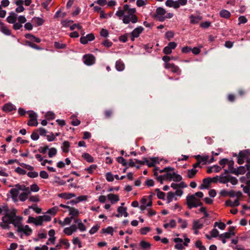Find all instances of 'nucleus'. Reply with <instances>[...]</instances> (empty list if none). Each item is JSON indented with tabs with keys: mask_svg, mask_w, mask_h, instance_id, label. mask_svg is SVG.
<instances>
[{
	"mask_svg": "<svg viewBox=\"0 0 250 250\" xmlns=\"http://www.w3.org/2000/svg\"><path fill=\"white\" fill-rule=\"evenodd\" d=\"M67 211L69 212V214L71 216V217L72 218L78 216L79 215V211L74 208H67Z\"/></svg>",
	"mask_w": 250,
	"mask_h": 250,
	"instance_id": "obj_26",
	"label": "nucleus"
},
{
	"mask_svg": "<svg viewBox=\"0 0 250 250\" xmlns=\"http://www.w3.org/2000/svg\"><path fill=\"white\" fill-rule=\"evenodd\" d=\"M178 222L181 224V227L182 229H185L187 227V222L185 220H182L181 218L178 219Z\"/></svg>",
	"mask_w": 250,
	"mask_h": 250,
	"instance_id": "obj_55",
	"label": "nucleus"
},
{
	"mask_svg": "<svg viewBox=\"0 0 250 250\" xmlns=\"http://www.w3.org/2000/svg\"><path fill=\"white\" fill-rule=\"evenodd\" d=\"M198 170L194 168H192V169H188L187 172V176L189 178H193L195 176L197 173Z\"/></svg>",
	"mask_w": 250,
	"mask_h": 250,
	"instance_id": "obj_33",
	"label": "nucleus"
},
{
	"mask_svg": "<svg viewBox=\"0 0 250 250\" xmlns=\"http://www.w3.org/2000/svg\"><path fill=\"white\" fill-rule=\"evenodd\" d=\"M116 68L118 71H122L125 68V65L122 61H117L116 63Z\"/></svg>",
	"mask_w": 250,
	"mask_h": 250,
	"instance_id": "obj_35",
	"label": "nucleus"
},
{
	"mask_svg": "<svg viewBox=\"0 0 250 250\" xmlns=\"http://www.w3.org/2000/svg\"><path fill=\"white\" fill-rule=\"evenodd\" d=\"M166 14V10L162 7H158L156 9L154 17L160 21H165V16Z\"/></svg>",
	"mask_w": 250,
	"mask_h": 250,
	"instance_id": "obj_6",
	"label": "nucleus"
},
{
	"mask_svg": "<svg viewBox=\"0 0 250 250\" xmlns=\"http://www.w3.org/2000/svg\"><path fill=\"white\" fill-rule=\"evenodd\" d=\"M95 39L94 34L90 33L87 34L85 36H82L80 38V42L83 44H85L88 43V42L92 41Z\"/></svg>",
	"mask_w": 250,
	"mask_h": 250,
	"instance_id": "obj_14",
	"label": "nucleus"
},
{
	"mask_svg": "<svg viewBox=\"0 0 250 250\" xmlns=\"http://www.w3.org/2000/svg\"><path fill=\"white\" fill-rule=\"evenodd\" d=\"M195 158L199 162V163L206 164L208 162V163H211L214 161V158L213 156L211 157L210 159H209V157L208 155H198L195 156Z\"/></svg>",
	"mask_w": 250,
	"mask_h": 250,
	"instance_id": "obj_8",
	"label": "nucleus"
},
{
	"mask_svg": "<svg viewBox=\"0 0 250 250\" xmlns=\"http://www.w3.org/2000/svg\"><path fill=\"white\" fill-rule=\"evenodd\" d=\"M141 247L144 249H149L150 247V244L147 242L142 241L140 243Z\"/></svg>",
	"mask_w": 250,
	"mask_h": 250,
	"instance_id": "obj_54",
	"label": "nucleus"
},
{
	"mask_svg": "<svg viewBox=\"0 0 250 250\" xmlns=\"http://www.w3.org/2000/svg\"><path fill=\"white\" fill-rule=\"evenodd\" d=\"M18 185H20V184H17L15 186V187L12 188L9 193L13 200L15 202L17 201V197L18 195L20 193V191L21 190V188H19Z\"/></svg>",
	"mask_w": 250,
	"mask_h": 250,
	"instance_id": "obj_9",
	"label": "nucleus"
},
{
	"mask_svg": "<svg viewBox=\"0 0 250 250\" xmlns=\"http://www.w3.org/2000/svg\"><path fill=\"white\" fill-rule=\"evenodd\" d=\"M77 228L74 225H71L69 227H66L63 229V232L67 235L70 236L73 233L76 232Z\"/></svg>",
	"mask_w": 250,
	"mask_h": 250,
	"instance_id": "obj_15",
	"label": "nucleus"
},
{
	"mask_svg": "<svg viewBox=\"0 0 250 250\" xmlns=\"http://www.w3.org/2000/svg\"><path fill=\"white\" fill-rule=\"evenodd\" d=\"M177 46V43L175 42H170L163 49V52L166 54L168 55L171 53L173 49H174Z\"/></svg>",
	"mask_w": 250,
	"mask_h": 250,
	"instance_id": "obj_11",
	"label": "nucleus"
},
{
	"mask_svg": "<svg viewBox=\"0 0 250 250\" xmlns=\"http://www.w3.org/2000/svg\"><path fill=\"white\" fill-rule=\"evenodd\" d=\"M1 30L4 34L9 35L11 33L10 30L6 26L2 25L1 27Z\"/></svg>",
	"mask_w": 250,
	"mask_h": 250,
	"instance_id": "obj_53",
	"label": "nucleus"
},
{
	"mask_svg": "<svg viewBox=\"0 0 250 250\" xmlns=\"http://www.w3.org/2000/svg\"><path fill=\"white\" fill-rule=\"evenodd\" d=\"M107 198L112 204H116L120 200L119 196L118 195L112 193L108 194L107 195Z\"/></svg>",
	"mask_w": 250,
	"mask_h": 250,
	"instance_id": "obj_22",
	"label": "nucleus"
},
{
	"mask_svg": "<svg viewBox=\"0 0 250 250\" xmlns=\"http://www.w3.org/2000/svg\"><path fill=\"white\" fill-rule=\"evenodd\" d=\"M48 156L50 158H52L53 156H55L57 153V150L56 148L54 147L48 148Z\"/></svg>",
	"mask_w": 250,
	"mask_h": 250,
	"instance_id": "obj_43",
	"label": "nucleus"
},
{
	"mask_svg": "<svg viewBox=\"0 0 250 250\" xmlns=\"http://www.w3.org/2000/svg\"><path fill=\"white\" fill-rule=\"evenodd\" d=\"M22 218L19 216H6L3 218V222L0 227L3 229H9L10 224H12L17 229L18 234L22 237L23 235H30L32 232V229L28 225H23L21 222Z\"/></svg>",
	"mask_w": 250,
	"mask_h": 250,
	"instance_id": "obj_1",
	"label": "nucleus"
},
{
	"mask_svg": "<svg viewBox=\"0 0 250 250\" xmlns=\"http://www.w3.org/2000/svg\"><path fill=\"white\" fill-rule=\"evenodd\" d=\"M18 18V22L13 24V28L15 30L20 29L22 27V24L24 23L26 21V19L24 16H20Z\"/></svg>",
	"mask_w": 250,
	"mask_h": 250,
	"instance_id": "obj_10",
	"label": "nucleus"
},
{
	"mask_svg": "<svg viewBox=\"0 0 250 250\" xmlns=\"http://www.w3.org/2000/svg\"><path fill=\"white\" fill-rule=\"evenodd\" d=\"M58 196L60 198L68 200L73 197H75L76 196V195L74 193H72L64 192L58 194Z\"/></svg>",
	"mask_w": 250,
	"mask_h": 250,
	"instance_id": "obj_27",
	"label": "nucleus"
},
{
	"mask_svg": "<svg viewBox=\"0 0 250 250\" xmlns=\"http://www.w3.org/2000/svg\"><path fill=\"white\" fill-rule=\"evenodd\" d=\"M30 189L32 192H38L40 190V188L37 184H34L31 185Z\"/></svg>",
	"mask_w": 250,
	"mask_h": 250,
	"instance_id": "obj_59",
	"label": "nucleus"
},
{
	"mask_svg": "<svg viewBox=\"0 0 250 250\" xmlns=\"http://www.w3.org/2000/svg\"><path fill=\"white\" fill-rule=\"evenodd\" d=\"M203 219L204 217L201 218L199 220H195L193 221L192 229H199L203 227Z\"/></svg>",
	"mask_w": 250,
	"mask_h": 250,
	"instance_id": "obj_16",
	"label": "nucleus"
},
{
	"mask_svg": "<svg viewBox=\"0 0 250 250\" xmlns=\"http://www.w3.org/2000/svg\"><path fill=\"white\" fill-rule=\"evenodd\" d=\"M27 176L30 178H36L38 176V173L36 171H29L27 174Z\"/></svg>",
	"mask_w": 250,
	"mask_h": 250,
	"instance_id": "obj_64",
	"label": "nucleus"
},
{
	"mask_svg": "<svg viewBox=\"0 0 250 250\" xmlns=\"http://www.w3.org/2000/svg\"><path fill=\"white\" fill-rule=\"evenodd\" d=\"M74 222L77 224L76 227L77 229H79L80 231H84L86 230L85 225L82 222L81 219H75Z\"/></svg>",
	"mask_w": 250,
	"mask_h": 250,
	"instance_id": "obj_20",
	"label": "nucleus"
},
{
	"mask_svg": "<svg viewBox=\"0 0 250 250\" xmlns=\"http://www.w3.org/2000/svg\"><path fill=\"white\" fill-rule=\"evenodd\" d=\"M227 163H228L229 166L230 167L233 163L232 162H229L228 160L227 159H223L219 162V164L221 166H222L223 167H224Z\"/></svg>",
	"mask_w": 250,
	"mask_h": 250,
	"instance_id": "obj_45",
	"label": "nucleus"
},
{
	"mask_svg": "<svg viewBox=\"0 0 250 250\" xmlns=\"http://www.w3.org/2000/svg\"><path fill=\"white\" fill-rule=\"evenodd\" d=\"M249 156H250V150L247 149L240 151L237 156V162L239 164L244 163L246 160Z\"/></svg>",
	"mask_w": 250,
	"mask_h": 250,
	"instance_id": "obj_5",
	"label": "nucleus"
},
{
	"mask_svg": "<svg viewBox=\"0 0 250 250\" xmlns=\"http://www.w3.org/2000/svg\"><path fill=\"white\" fill-rule=\"evenodd\" d=\"M59 243L60 244L64 245V248L66 250L68 249L70 247V244L67 239H61L59 240Z\"/></svg>",
	"mask_w": 250,
	"mask_h": 250,
	"instance_id": "obj_34",
	"label": "nucleus"
},
{
	"mask_svg": "<svg viewBox=\"0 0 250 250\" xmlns=\"http://www.w3.org/2000/svg\"><path fill=\"white\" fill-rule=\"evenodd\" d=\"M70 145L68 141H65L62 143V151L64 153H67L69 151Z\"/></svg>",
	"mask_w": 250,
	"mask_h": 250,
	"instance_id": "obj_29",
	"label": "nucleus"
},
{
	"mask_svg": "<svg viewBox=\"0 0 250 250\" xmlns=\"http://www.w3.org/2000/svg\"><path fill=\"white\" fill-rule=\"evenodd\" d=\"M126 9H125L124 8V6L123 7V10H118L116 12V14L115 15L120 19H121L122 18H123L124 15H125V13H126Z\"/></svg>",
	"mask_w": 250,
	"mask_h": 250,
	"instance_id": "obj_36",
	"label": "nucleus"
},
{
	"mask_svg": "<svg viewBox=\"0 0 250 250\" xmlns=\"http://www.w3.org/2000/svg\"><path fill=\"white\" fill-rule=\"evenodd\" d=\"M145 163L149 167H154L157 164H159L160 160L157 157L151 158L149 159H145Z\"/></svg>",
	"mask_w": 250,
	"mask_h": 250,
	"instance_id": "obj_17",
	"label": "nucleus"
},
{
	"mask_svg": "<svg viewBox=\"0 0 250 250\" xmlns=\"http://www.w3.org/2000/svg\"><path fill=\"white\" fill-rule=\"evenodd\" d=\"M174 169L173 168L171 167H165L163 170H160V172H167V173L163 176H159L157 177V180L161 184L163 183V181L165 180H169L171 181L172 177L173 176L175 172H172Z\"/></svg>",
	"mask_w": 250,
	"mask_h": 250,
	"instance_id": "obj_4",
	"label": "nucleus"
},
{
	"mask_svg": "<svg viewBox=\"0 0 250 250\" xmlns=\"http://www.w3.org/2000/svg\"><path fill=\"white\" fill-rule=\"evenodd\" d=\"M117 210L119 213L116 215V217H119L120 216H124L125 217H126L128 216V214L127 212V209L126 208L120 206L118 208Z\"/></svg>",
	"mask_w": 250,
	"mask_h": 250,
	"instance_id": "obj_21",
	"label": "nucleus"
},
{
	"mask_svg": "<svg viewBox=\"0 0 250 250\" xmlns=\"http://www.w3.org/2000/svg\"><path fill=\"white\" fill-rule=\"evenodd\" d=\"M40 217H41V219H42V222H49V221H51V216L45 214L43 215L40 216Z\"/></svg>",
	"mask_w": 250,
	"mask_h": 250,
	"instance_id": "obj_56",
	"label": "nucleus"
},
{
	"mask_svg": "<svg viewBox=\"0 0 250 250\" xmlns=\"http://www.w3.org/2000/svg\"><path fill=\"white\" fill-rule=\"evenodd\" d=\"M28 195L27 193L22 192L19 195V199L21 201H24L27 199Z\"/></svg>",
	"mask_w": 250,
	"mask_h": 250,
	"instance_id": "obj_52",
	"label": "nucleus"
},
{
	"mask_svg": "<svg viewBox=\"0 0 250 250\" xmlns=\"http://www.w3.org/2000/svg\"><path fill=\"white\" fill-rule=\"evenodd\" d=\"M229 176H223L222 175L219 177L218 181L220 183L226 184L229 182Z\"/></svg>",
	"mask_w": 250,
	"mask_h": 250,
	"instance_id": "obj_41",
	"label": "nucleus"
},
{
	"mask_svg": "<svg viewBox=\"0 0 250 250\" xmlns=\"http://www.w3.org/2000/svg\"><path fill=\"white\" fill-rule=\"evenodd\" d=\"M18 187H19V188H21V190L23 191V192L27 193V195L31 193V189L29 188V187H26L24 185H18Z\"/></svg>",
	"mask_w": 250,
	"mask_h": 250,
	"instance_id": "obj_39",
	"label": "nucleus"
},
{
	"mask_svg": "<svg viewBox=\"0 0 250 250\" xmlns=\"http://www.w3.org/2000/svg\"><path fill=\"white\" fill-rule=\"evenodd\" d=\"M82 156L86 161L89 163H92L94 161L93 157L87 153H83Z\"/></svg>",
	"mask_w": 250,
	"mask_h": 250,
	"instance_id": "obj_37",
	"label": "nucleus"
},
{
	"mask_svg": "<svg viewBox=\"0 0 250 250\" xmlns=\"http://www.w3.org/2000/svg\"><path fill=\"white\" fill-rule=\"evenodd\" d=\"M17 18L18 16L16 13L14 12H11L7 17L6 20L7 22L9 23H12L14 24L15 23H16V21H17Z\"/></svg>",
	"mask_w": 250,
	"mask_h": 250,
	"instance_id": "obj_23",
	"label": "nucleus"
},
{
	"mask_svg": "<svg viewBox=\"0 0 250 250\" xmlns=\"http://www.w3.org/2000/svg\"><path fill=\"white\" fill-rule=\"evenodd\" d=\"M229 182H230L233 185H235L238 183V180L236 178L229 176Z\"/></svg>",
	"mask_w": 250,
	"mask_h": 250,
	"instance_id": "obj_60",
	"label": "nucleus"
},
{
	"mask_svg": "<svg viewBox=\"0 0 250 250\" xmlns=\"http://www.w3.org/2000/svg\"><path fill=\"white\" fill-rule=\"evenodd\" d=\"M34 22L37 24V25L40 26L43 23V20L40 18H36L33 19Z\"/></svg>",
	"mask_w": 250,
	"mask_h": 250,
	"instance_id": "obj_58",
	"label": "nucleus"
},
{
	"mask_svg": "<svg viewBox=\"0 0 250 250\" xmlns=\"http://www.w3.org/2000/svg\"><path fill=\"white\" fill-rule=\"evenodd\" d=\"M182 180V176L178 174L175 172L173 176L172 177V180L174 182H180Z\"/></svg>",
	"mask_w": 250,
	"mask_h": 250,
	"instance_id": "obj_49",
	"label": "nucleus"
},
{
	"mask_svg": "<svg viewBox=\"0 0 250 250\" xmlns=\"http://www.w3.org/2000/svg\"><path fill=\"white\" fill-rule=\"evenodd\" d=\"M58 211V207H53V208H52L49 209L47 210V213L48 214H50L51 215L54 216L57 213Z\"/></svg>",
	"mask_w": 250,
	"mask_h": 250,
	"instance_id": "obj_47",
	"label": "nucleus"
},
{
	"mask_svg": "<svg viewBox=\"0 0 250 250\" xmlns=\"http://www.w3.org/2000/svg\"><path fill=\"white\" fill-rule=\"evenodd\" d=\"M212 182V179L210 178H208L204 179L203 181V183L200 187V189H203L208 188L209 185Z\"/></svg>",
	"mask_w": 250,
	"mask_h": 250,
	"instance_id": "obj_25",
	"label": "nucleus"
},
{
	"mask_svg": "<svg viewBox=\"0 0 250 250\" xmlns=\"http://www.w3.org/2000/svg\"><path fill=\"white\" fill-rule=\"evenodd\" d=\"M30 120L28 122L27 124L29 126H36L38 125L37 122V115L33 111H29L28 112Z\"/></svg>",
	"mask_w": 250,
	"mask_h": 250,
	"instance_id": "obj_7",
	"label": "nucleus"
},
{
	"mask_svg": "<svg viewBox=\"0 0 250 250\" xmlns=\"http://www.w3.org/2000/svg\"><path fill=\"white\" fill-rule=\"evenodd\" d=\"M226 205L227 206L231 207H237L239 205V202L238 199H236L234 201L231 200H228L226 202Z\"/></svg>",
	"mask_w": 250,
	"mask_h": 250,
	"instance_id": "obj_32",
	"label": "nucleus"
},
{
	"mask_svg": "<svg viewBox=\"0 0 250 250\" xmlns=\"http://www.w3.org/2000/svg\"><path fill=\"white\" fill-rule=\"evenodd\" d=\"M141 205L140 207V208L141 210H145L146 207H151L152 206V201L150 200H147V199L144 197L141 200Z\"/></svg>",
	"mask_w": 250,
	"mask_h": 250,
	"instance_id": "obj_13",
	"label": "nucleus"
},
{
	"mask_svg": "<svg viewBox=\"0 0 250 250\" xmlns=\"http://www.w3.org/2000/svg\"><path fill=\"white\" fill-rule=\"evenodd\" d=\"M155 191L158 198L162 200L165 199V193L164 192L161 191L159 188H156Z\"/></svg>",
	"mask_w": 250,
	"mask_h": 250,
	"instance_id": "obj_40",
	"label": "nucleus"
},
{
	"mask_svg": "<svg viewBox=\"0 0 250 250\" xmlns=\"http://www.w3.org/2000/svg\"><path fill=\"white\" fill-rule=\"evenodd\" d=\"M2 109L4 111L9 112L15 109V106L12 104L8 103L5 104L2 107Z\"/></svg>",
	"mask_w": 250,
	"mask_h": 250,
	"instance_id": "obj_30",
	"label": "nucleus"
},
{
	"mask_svg": "<svg viewBox=\"0 0 250 250\" xmlns=\"http://www.w3.org/2000/svg\"><path fill=\"white\" fill-rule=\"evenodd\" d=\"M43 222L41 219L40 216H38L35 218L34 224L36 226H41Z\"/></svg>",
	"mask_w": 250,
	"mask_h": 250,
	"instance_id": "obj_63",
	"label": "nucleus"
},
{
	"mask_svg": "<svg viewBox=\"0 0 250 250\" xmlns=\"http://www.w3.org/2000/svg\"><path fill=\"white\" fill-rule=\"evenodd\" d=\"M45 117L48 120H53L55 118V114L52 111H48L46 113Z\"/></svg>",
	"mask_w": 250,
	"mask_h": 250,
	"instance_id": "obj_50",
	"label": "nucleus"
},
{
	"mask_svg": "<svg viewBox=\"0 0 250 250\" xmlns=\"http://www.w3.org/2000/svg\"><path fill=\"white\" fill-rule=\"evenodd\" d=\"M189 19L191 23L196 24L198 23L201 20H202V18L200 16H195L192 15L189 17Z\"/></svg>",
	"mask_w": 250,
	"mask_h": 250,
	"instance_id": "obj_28",
	"label": "nucleus"
},
{
	"mask_svg": "<svg viewBox=\"0 0 250 250\" xmlns=\"http://www.w3.org/2000/svg\"><path fill=\"white\" fill-rule=\"evenodd\" d=\"M165 67L167 69H171V71L174 73H179L180 72L179 68L173 63H166Z\"/></svg>",
	"mask_w": 250,
	"mask_h": 250,
	"instance_id": "obj_24",
	"label": "nucleus"
},
{
	"mask_svg": "<svg viewBox=\"0 0 250 250\" xmlns=\"http://www.w3.org/2000/svg\"><path fill=\"white\" fill-rule=\"evenodd\" d=\"M72 243L75 245H78L79 248L82 247L81 242L80 239L77 237H73L72 239Z\"/></svg>",
	"mask_w": 250,
	"mask_h": 250,
	"instance_id": "obj_46",
	"label": "nucleus"
},
{
	"mask_svg": "<svg viewBox=\"0 0 250 250\" xmlns=\"http://www.w3.org/2000/svg\"><path fill=\"white\" fill-rule=\"evenodd\" d=\"M15 171L21 175H24L26 173V171L20 167H17L15 169Z\"/></svg>",
	"mask_w": 250,
	"mask_h": 250,
	"instance_id": "obj_61",
	"label": "nucleus"
},
{
	"mask_svg": "<svg viewBox=\"0 0 250 250\" xmlns=\"http://www.w3.org/2000/svg\"><path fill=\"white\" fill-rule=\"evenodd\" d=\"M177 59V57H169V56H164L163 58H162V60L166 63H168V62L170 60H176Z\"/></svg>",
	"mask_w": 250,
	"mask_h": 250,
	"instance_id": "obj_51",
	"label": "nucleus"
},
{
	"mask_svg": "<svg viewBox=\"0 0 250 250\" xmlns=\"http://www.w3.org/2000/svg\"><path fill=\"white\" fill-rule=\"evenodd\" d=\"M203 197V193L200 191L197 192L194 194L188 195L186 197L188 208L191 209L201 206L202 204L200 198Z\"/></svg>",
	"mask_w": 250,
	"mask_h": 250,
	"instance_id": "obj_2",
	"label": "nucleus"
},
{
	"mask_svg": "<svg viewBox=\"0 0 250 250\" xmlns=\"http://www.w3.org/2000/svg\"><path fill=\"white\" fill-rule=\"evenodd\" d=\"M83 62L87 65H91L95 62V58L92 55H86L83 56Z\"/></svg>",
	"mask_w": 250,
	"mask_h": 250,
	"instance_id": "obj_12",
	"label": "nucleus"
},
{
	"mask_svg": "<svg viewBox=\"0 0 250 250\" xmlns=\"http://www.w3.org/2000/svg\"><path fill=\"white\" fill-rule=\"evenodd\" d=\"M220 15L223 18H228L230 17V13L229 11L224 9L220 12Z\"/></svg>",
	"mask_w": 250,
	"mask_h": 250,
	"instance_id": "obj_42",
	"label": "nucleus"
},
{
	"mask_svg": "<svg viewBox=\"0 0 250 250\" xmlns=\"http://www.w3.org/2000/svg\"><path fill=\"white\" fill-rule=\"evenodd\" d=\"M173 241L175 243H176V244L174 246L176 249L178 250H183L184 249V244H182V239L179 237H177L174 238Z\"/></svg>",
	"mask_w": 250,
	"mask_h": 250,
	"instance_id": "obj_19",
	"label": "nucleus"
},
{
	"mask_svg": "<svg viewBox=\"0 0 250 250\" xmlns=\"http://www.w3.org/2000/svg\"><path fill=\"white\" fill-rule=\"evenodd\" d=\"M99 226L98 225H95L92 227V228L89 230V233L92 235L95 233L99 229Z\"/></svg>",
	"mask_w": 250,
	"mask_h": 250,
	"instance_id": "obj_57",
	"label": "nucleus"
},
{
	"mask_svg": "<svg viewBox=\"0 0 250 250\" xmlns=\"http://www.w3.org/2000/svg\"><path fill=\"white\" fill-rule=\"evenodd\" d=\"M124 8L127 10L125 15L122 18L123 23L128 24L130 22L133 23L137 22L138 19L137 17L135 15L136 9L135 8H130L127 4L124 5Z\"/></svg>",
	"mask_w": 250,
	"mask_h": 250,
	"instance_id": "obj_3",
	"label": "nucleus"
},
{
	"mask_svg": "<svg viewBox=\"0 0 250 250\" xmlns=\"http://www.w3.org/2000/svg\"><path fill=\"white\" fill-rule=\"evenodd\" d=\"M195 246L198 248L199 250H205L206 247L202 245V243L200 240H197L195 243Z\"/></svg>",
	"mask_w": 250,
	"mask_h": 250,
	"instance_id": "obj_48",
	"label": "nucleus"
},
{
	"mask_svg": "<svg viewBox=\"0 0 250 250\" xmlns=\"http://www.w3.org/2000/svg\"><path fill=\"white\" fill-rule=\"evenodd\" d=\"M143 30L144 28L142 26H139L135 28L131 32V40L133 41L135 38L138 37L140 34L143 31Z\"/></svg>",
	"mask_w": 250,
	"mask_h": 250,
	"instance_id": "obj_18",
	"label": "nucleus"
},
{
	"mask_svg": "<svg viewBox=\"0 0 250 250\" xmlns=\"http://www.w3.org/2000/svg\"><path fill=\"white\" fill-rule=\"evenodd\" d=\"M97 168L96 165H91L89 167L85 169V170L89 173H92L94 170Z\"/></svg>",
	"mask_w": 250,
	"mask_h": 250,
	"instance_id": "obj_62",
	"label": "nucleus"
},
{
	"mask_svg": "<svg viewBox=\"0 0 250 250\" xmlns=\"http://www.w3.org/2000/svg\"><path fill=\"white\" fill-rule=\"evenodd\" d=\"M72 217H66L63 221H60L59 223L61 225L64 226L70 224L72 221Z\"/></svg>",
	"mask_w": 250,
	"mask_h": 250,
	"instance_id": "obj_38",
	"label": "nucleus"
},
{
	"mask_svg": "<svg viewBox=\"0 0 250 250\" xmlns=\"http://www.w3.org/2000/svg\"><path fill=\"white\" fill-rule=\"evenodd\" d=\"M174 199L175 200H177V198L175 197V196L174 193H173L171 191L168 192L167 193V198H166L167 203H169L171 202H172V200Z\"/></svg>",
	"mask_w": 250,
	"mask_h": 250,
	"instance_id": "obj_31",
	"label": "nucleus"
},
{
	"mask_svg": "<svg viewBox=\"0 0 250 250\" xmlns=\"http://www.w3.org/2000/svg\"><path fill=\"white\" fill-rule=\"evenodd\" d=\"M103 231L104 233L110 234L111 235H113L114 229L111 227H108L106 228L103 229Z\"/></svg>",
	"mask_w": 250,
	"mask_h": 250,
	"instance_id": "obj_44",
	"label": "nucleus"
}]
</instances>
